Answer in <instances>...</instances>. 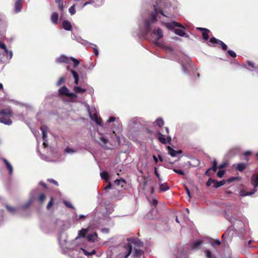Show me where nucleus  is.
Listing matches in <instances>:
<instances>
[{
	"mask_svg": "<svg viewBox=\"0 0 258 258\" xmlns=\"http://www.w3.org/2000/svg\"><path fill=\"white\" fill-rule=\"evenodd\" d=\"M65 152L67 153L73 154L77 152V150L68 147L66 148Z\"/></svg>",
	"mask_w": 258,
	"mask_h": 258,
	"instance_id": "45",
	"label": "nucleus"
},
{
	"mask_svg": "<svg viewBox=\"0 0 258 258\" xmlns=\"http://www.w3.org/2000/svg\"><path fill=\"white\" fill-rule=\"evenodd\" d=\"M39 190L38 189L33 190L30 194L31 197L29 200L25 204H23L21 208L24 210L27 209L32 203L35 199V195L37 194Z\"/></svg>",
	"mask_w": 258,
	"mask_h": 258,
	"instance_id": "7",
	"label": "nucleus"
},
{
	"mask_svg": "<svg viewBox=\"0 0 258 258\" xmlns=\"http://www.w3.org/2000/svg\"><path fill=\"white\" fill-rule=\"evenodd\" d=\"M114 183L117 186L121 185L123 187L126 184V181L123 178L117 179L114 180Z\"/></svg>",
	"mask_w": 258,
	"mask_h": 258,
	"instance_id": "28",
	"label": "nucleus"
},
{
	"mask_svg": "<svg viewBox=\"0 0 258 258\" xmlns=\"http://www.w3.org/2000/svg\"><path fill=\"white\" fill-rule=\"evenodd\" d=\"M209 32L210 31L208 29H207L206 30L202 32L203 38L204 40H207L209 38Z\"/></svg>",
	"mask_w": 258,
	"mask_h": 258,
	"instance_id": "41",
	"label": "nucleus"
},
{
	"mask_svg": "<svg viewBox=\"0 0 258 258\" xmlns=\"http://www.w3.org/2000/svg\"><path fill=\"white\" fill-rule=\"evenodd\" d=\"M100 176H101L102 179H104L106 182H108V181H109L108 174L106 172H105V171L101 172Z\"/></svg>",
	"mask_w": 258,
	"mask_h": 258,
	"instance_id": "39",
	"label": "nucleus"
},
{
	"mask_svg": "<svg viewBox=\"0 0 258 258\" xmlns=\"http://www.w3.org/2000/svg\"><path fill=\"white\" fill-rule=\"evenodd\" d=\"M169 187L168 186L167 183L165 182L160 185V191H166L168 190Z\"/></svg>",
	"mask_w": 258,
	"mask_h": 258,
	"instance_id": "34",
	"label": "nucleus"
},
{
	"mask_svg": "<svg viewBox=\"0 0 258 258\" xmlns=\"http://www.w3.org/2000/svg\"><path fill=\"white\" fill-rule=\"evenodd\" d=\"M97 237V235L96 233L90 234L87 235V240L90 242H94Z\"/></svg>",
	"mask_w": 258,
	"mask_h": 258,
	"instance_id": "29",
	"label": "nucleus"
},
{
	"mask_svg": "<svg viewBox=\"0 0 258 258\" xmlns=\"http://www.w3.org/2000/svg\"><path fill=\"white\" fill-rule=\"evenodd\" d=\"M88 229H84L83 228L81 230L79 231L78 232V235L76 237V239H77L81 237H85V235L88 233Z\"/></svg>",
	"mask_w": 258,
	"mask_h": 258,
	"instance_id": "27",
	"label": "nucleus"
},
{
	"mask_svg": "<svg viewBox=\"0 0 258 258\" xmlns=\"http://www.w3.org/2000/svg\"><path fill=\"white\" fill-rule=\"evenodd\" d=\"M214 180L212 179L211 178H209L208 181L206 183L207 186H210L212 183L214 184Z\"/></svg>",
	"mask_w": 258,
	"mask_h": 258,
	"instance_id": "61",
	"label": "nucleus"
},
{
	"mask_svg": "<svg viewBox=\"0 0 258 258\" xmlns=\"http://www.w3.org/2000/svg\"><path fill=\"white\" fill-rule=\"evenodd\" d=\"M67 96L68 97H69L70 98L73 99H76L77 98V95H76V93L75 92V93L71 92L70 91L69 92V93H68Z\"/></svg>",
	"mask_w": 258,
	"mask_h": 258,
	"instance_id": "48",
	"label": "nucleus"
},
{
	"mask_svg": "<svg viewBox=\"0 0 258 258\" xmlns=\"http://www.w3.org/2000/svg\"><path fill=\"white\" fill-rule=\"evenodd\" d=\"M55 3L57 4L58 7V9L62 12L63 10V5L62 3V0H55Z\"/></svg>",
	"mask_w": 258,
	"mask_h": 258,
	"instance_id": "42",
	"label": "nucleus"
},
{
	"mask_svg": "<svg viewBox=\"0 0 258 258\" xmlns=\"http://www.w3.org/2000/svg\"><path fill=\"white\" fill-rule=\"evenodd\" d=\"M235 211V209L233 205H227L225 211L224 216L228 221L233 224L234 228L236 230H241L243 229L244 224L241 220L233 216Z\"/></svg>",
	"mask_w": 258,
	"mask_h": 258,
	"instance_id": "3",
	"label": "nucleus"
},
{
	"mask_svg": "<svg viewBox=\"0 0 258 258\" xmlns=\"http://www.w3.org/2000/svg\"><path fill=\"white\" fill-rule=\"evenodd\" d=\"M79 251H82L83 252L84 254L86 255V256H90V255H93V254H95L96 253V251L95 249H93L90 252H88L87 250L83 248H81L79 249Z\"/></svg>",
	"mask_w": 258,
	"mask_h": 258,
	"instance_id": "31",
	"label": "nucleus"
},
{
	"mask_svg": "<svg viewBox=\"0 0 258 258\" xmlns=\"http://www.w3.org/2000/svg\"><path fill=\"white\" fill-rule=\"evenodd\" d=\"M185 189L186 190V194H187V196L189 198H191V195H190V191H189V189L188 188V187L186 186H185Z\"/></svg>",
	"mask_w": 258,
	"mask_h": 258,
	"instance_id": "64",
	"label": "nucleus"
},
{
	"mask_svg": "<svg viewBox=\"0 0 258 258\" xmlns=\"http://www.w3.org/2000/svg\"><path fill=\"white\" fill-rule=\"evenodd\" d=\"M174 33L180 36H184L185 37H189V36L184 32V31L181 29H175L174 30Z\"/></svg>",
	"mask_w": 258,
	"mask_h": 258,
	"instance_id": "24",
	"label": "nucleus"
},
{
	"mask_svg": "<svg viewBox=\"0 0 258 258\" xmlns=\"http://www.w3.org/2000/svg\"><path fill=\"white\" fill-rule=\"evenodd\" d=\"M220 244H221V242H220V241H219L218 240H215L214 241H213L211 243V245L213 246H214L215 245H219Z\"/></svg>",
	"mask_w": 258,
	"mask_h": 258,
	"instance_id": "59",
	"label": "nucleus"
},
{
	"mask_svg": "<svg viewBox=\"0 0 258 258\" xmlns=\"http://www.w3.org/2000/svg\"><path fill=\"white\" fill-rule=\"evenodd\" d=\"M212 169L214 172H216L217 169V166H213L212 168H210L208 169V170L206 172V173L207 174L209 170Z\"/></svg>",
	"mask_w": 258,
	"mask_h": 258,
	"instance_id": "63",
	"label": "nucleus"
},
{
	"mask_svg": "<svg viewBox=\"0 0 258 258\" xmlns=\"http://www.w3.org/2000/svg\"><path fill=\"white\" fill-rule=\"evenodd\" d=\"M158 140L163 144H166L167 143L170 144L171 142V137L170 136L165 137V136L162 135L161 133H158Z\"/></svg>",
	"mask_w": 258,
	"mask_h": 258,
	"instance_id": "9",
	"label": "nucleus"
},
{
	"mask_svg": "<svg viewBox=\"0 0 258 258\" xmlns=\"http://www.w3.org/2000/svg\"><path fill=\"white\" fill-rule=\"evenodd\" d=\"M73 90L76 94H81L84 93L86 91V89L81 88L79 86L74 87Z\"/></svg>",
	"mask_w": 258,
	"mask_h": 258,
	"instance_id": "26",
	"label": "nucleus"
},
{
	"mask_svg": "<svg viewBox=\"0 0 258 258\" xmlns=\"http://www.w3.org/2000/svg\"><path fill=\"white\" fill-rule=\"evenodd\" d=\"M79 253V250L77 249H72L69 251V255L71 258H78Z\"/></svg>",
	"mask_w": 258,
	"mask_h": 258,
	"instance_id": "22",
	"label": "nucleus"
},
{
	"mask_svg": "<svg viewBox=\"0 0 258 258\" xmlns=\"http://www.w3.org/2000/svg\"><path fill=\"white\" fill-rule=\"evenodd\" d=\"M64 81V78L63 77H60L57 82L56 83L57 86H60Z\"/></svg>",
	"mask_w": 258,
	"mask_h": 258,
	"instance_id": "56",
	"label": "nucleus"
},
{
	"mask_svg": "<svg viewBox=\"0 0 258 258\" xmlns=\"http://www.w3.org/2000/svg\"><path fill=\"white\" fill-rule=\"evenodd\" d=\"M63 203L65 206L68 208H70L71 209H74L75 207L72 205V203L69 201H64Z\"/></svg>",
	"mask_w": 258,
	"mask_h": 258,
	"instance_id": "50",
	"label": "nucleus"
},
{
	"mask_svg": "<svg viewBox=\"0 0 258 258\" xmlns=\"http://www.w3.org/2000/svg\"><path fill=\"white\" fill-rule=\"evenodd\" d=\"M92 45L94 46L93 49H94V52L95 55L96 56H98V54H99V52H98V49L97 48V46H96V45L94 44H93Z\"/></svg>",
	"mask_w": 258,
	"mask_h": 258,
	"instance_id": "57",
	"label": "nucleus"
},
{
	"mask_svg": "<svg viewBox=\"0 0 258 258\" xmlns=\"http://www.w3.org/2000/svg\"><path fill=\"white\" fill-rule=\"evenodd\" d=\"M71 60H72L73 61V66L74 68H77L80 63V61L74 57H70V61Z\"/></svg>",
	"mask_w": 258,
	"mask_h": 258,
	"instance_id": "43",
	"label": "nucleus"
},
{
	"mask_svg": "<svg viewBox=\"0 0 258 258\" xmlns=\"http://www.w3.org/2000/svg\"><path fill=\"white\" fill-rule=\"evenodd\" d=\"M71 73H72L74 78V83L75 84L78 85L79 84V76L78 73L75 71L74 70H71Z\"/></svg>",
	"mask_w": 258,
	"mask_h": 258,
	"instance_id": "32",
	"label": "nucleus"
},
{
	"mask_svg": "<svg viewBox=\"0 0 258 258\" xmlns=\"http://www.w3.org/2000/svg\"><path fill=\"white\" fill-rule=\"evenodd\" d=\"M55 61L57 63H66L69 64L70 63V57L65 55H61L56 58Z\"/></svg>",
	"mask_w": 258,
	"mask_h": 258,
	"instance_id": "11",
	"label": "nucleus"
},
{
	"mask_svg": "<svg viewBox=\"0 0 258 258\" xmlns=\"http://www.w3.org/2000/svg\"><path fill=\"white\" fill-rule=\"evenodd\" d=\"M87 111L88 112L90 117L93 120L97 125L102 126L101 119L98 116V113L95 108L90 109V106L88 104H86Z\"/></svg>",
	"mask_w": 258,
	"mask_h": 258,
	"instance_id": "4",
	"label": "nucleus"
},
{
	"mask_svg": "<svg viewBox=\"0 0 258 258\" xmlns=\"http://www.w3.org/2000/svg\"><path fill=\"white\" fill-rule=\"evenodd\" d=\"M163 24L168 29L170 30H172L176 27H183L181 24L174 21L168 23H165L164 22Z\"/></svg>",
	"mask_w": 258,
	"mask_h": 258,
	"instance_id": "13",
	"label": "nucleus"
},
{
	"mask_svg": "<svg viewBox=\"0 0 258 258\" xmlns=\"http://www.w3.org/2000/svg\"><path fill=\"white\" fill-rule=\"evenodd\" d=\"M167 149H168V154L171 157H176L177 155V154H180L182 153V151L181 150L175 151L169 146L167 147Z\"/></svg>",
	"mask_w": 258,
	"mask_h": 258,
	"instance_id": "16",
	"label": "nucleus"
},
{
	"mask_svg": "<svg viewBox=\"0 0 258 258\" xmlns=\"http://www.w3.org/2000/svg\"><path fill=\"white\" fill-rule=\"evenodd\" d=\"M104 0H95V7L98 8L103 5Z\"/></svg>",
	"mask_w": 258,
	"mask_h": 258,
	"instance_id": "44",
	"label": "nucleus"
},
{
	"mask_svg": "<svg viewBox=\"0 0 258 258\" xmlns=\"http://www.w3.org/2000/svg\"><path fill=\"white\" fill-rule=\"evenodd\" d=\"M6 208L7 210L12 214H15L16 212V209L10 206L7 205L6 206Z\"/></svg>",
	"mask_w": 258,
	"mask_h": 258,
	"instance_id": "47",
	"label": "nucleus"
},
{
	"mask_svg": "<svg viewBox=\"0 0 258 258\" xmlns=\"http://www.w3.org/2000/svg\"><path fill=\"white\" fill-rule=\"evenodd\" d=\"M251 184L254 186L253 188L256 189L258 186V174L256 175H253L251 177Z\"/></svg>",
	"mask_w": 258,
	"mask_h": 258,
	"instance_id": "19",
	"label": "nucleus"
},
{
	"mask_svg": "<svg viewBox=\"0 0 258 258\" xmlns=\"http://www.w3.org/2000/svg\"><path fill=\"white\" fill-rule=\"evenodd\" d=\"M3 161L6 165V167L9 170L10 175H12L13 172V167L12 164L5 158H4Z\"/></svg>",
	"mask_w": 258,
	"mask_h": 258,
	"instance_id": "20",
	"label": "nucleus"
},
{
	"mask_svg": "<svg viewBox=\"0 0 258 258\" xmlns=\"http://www.w3.org/2000/svg\"><path fill=\"white\" fill-rule=\"evenodd\" d=\"M145 3L151 4L153 10L147 17L143 18L139 26L140 30L146 34L150 32L151 39L156 45L163 48L167 52H171L173 49L170 46H164L159 41L163 36L162 29L158 27L153 29L157 22L164 23V18L169 17L170 2L169 0H145Z\"/></svg>",
	"mask_w": 258,
	"mask_h": 258,
	"instance_id": "1",
	"label": "nucleus"
},
{
	"mask_svg": "<svg viewBox=\"0 0 258 258\" xmlns=\"http://www.w3.org/2000/svg\"><path fill=\"white\" fill-rule=\"evenodd\" d=\"M58 20V14L54 12L51 15V21L52 23L55 24L57 23Z\"/></svg>",
	"mask_w": 258,
	"mask_h": 258,
	"instance_id": "30",
	"label": "nucleus"
},
{
	"mask_svg": "<svg viewBox=\"0 0 258 258\" xmlns=\"http://www.w3.org/2000/svg\"><path fill=\"white\" fill-rule=\"evenodd\" d=\"M86 217V216L85 215H76V220H80L82 219H84Z\"/></svg>",
	"mask_w": 258,
	"mask_h": 258,
	"instance_id": "58",
	"label": "nucleus"
},
{
	"mask_svg": "<svg viewBox=\"0 0 258 258\" xmlns=\"http://www.w3.org/2000/svg\"><path fill=\"white\" fill-rule=\"evenodd\" d=\"M225 183V181L224 180H222L220 181H216L214 180V185L213 186L215 188L219 187Z\"/></svg>",
	"mask_w": 258,
	"mask_h": 258,
	"instance_id": "33",
	"label": "nucleus"
},
{
	"mask_svg": "<svg viewBox=\"0 0 258 258\" xmlns=\"http://www.w3.org/2000/svg\"><path fill=\"white\" fill-rule=\"evenodd\" d=\"M155 122L159 127H162L164 124V121L161 117L157 118Z\"/></svg>",
	"mask_w": 258,
	"mask_h": 258,
	"instance_id": "38",
	"label": "nucleus"
},
{
	"mask_svg": "<svg viewBox=\"0 0 258 258\" xmlns=\"http://www.w3.org/2000/svg\"><path fill=\"white\" fill-rule=\"evenodd\" d=\"M0 48L4 50L3 53V55L5 56L8 59L10 60L13 57V52L12 50H9L6 45L0 41Z\"/></svg>",
	"mask_w": 258,
	"mask_h": 258,
	"instance_id": "8",
	"label": "nucleus"
},
{
	"mask_svg": "<svg viewBox=\"0 0 258 258\" xmlns=\"http://www.w3.org/2000/svg\"><path fill=\"white\" fill-rule=\"evenodd\" d=\"M22 0H17L14 4V10L16 13L21 12L22 9Z\"/></svg>",
	"mask_w": 258,
	"mask_h": 258,
	"instance_id": "14",
	"label": "nucleus"
},
{
	"mask_svg": "<svg viewBox=\"0 0 258 258\" xmlns=\"http://www.w3.org/2000/svg\"><path fill=\"white\" fill-rule=\"evenodd\" d=\"M108 142V140L103 137H100L99 138V141H98L99 145L103 148H107V144Z\"/></svg>",
	"mask_w": 258,
	"mask_h": 258,
	"instance_id": "21",
	"label": "nucleus"
},
{
	"mask_svg": "<svg viewBox=\"0 0 258 258\" xmlns=\"http://www.w3.org/2000/svg\"><path fill=\"white\" fill-rule=\"evenodd\" d=\"M247 63L250 67V68H248L247 67H245V68L246 69H248L250 71H254V70L255 69L258 68L257 66H255L254 63H253V62H252L251 61H247Z\"/></svg>",
	"mask_w": 258,
	"mask_h": 258,
	"instance_id": "35",
	"label": "nucleus"
},
{
	"mask_svg": "<svg viewBox=\"0 0 258 258\" xmlns=\"http://www.w3.org/2000/svg\"><path fill=\"white\" fill-rule=\"evenodd\" d=\"M69 92V90L65 86L60 87L58 90L59 94L63 96H67Z\"/></svg>",
	"mask_w": 258,
	"mask_h": 258,
	"instance_id": "23",
	"label": "nucleus"
},
{
	"mask_svg": "<svg viewBox=\"0 0 258 258\" xmlns=\"http://www.w3.org/2000/svg\"><path fill=\"white\" fill-rule=\"evenodd\" d=\"M247 63L250 67V68H248L247 67H245V68L246 69H248L250 71H254V70L255 69L258 68L257 66H255L254 63H253V62H252L251 61H247Z\"/></svg>",
	"mask_w": 258,
	"mask_h": 258,
	"instance_id": "36",
	"label": "nucleus"
},
{
	"mask_svg": "<svg viewBox=\"0 0 258 258\" xmlns=\"http://www.w3.org/2000/svg\"><path fill=\"white\" fill-rule=\"evenodd\" d=\"M173 171L179 175H184V172L180 169H173Z\"/></svg>",
	"mask_w": 258,
	"mask_h": 258,
	"instance_id": "53",
	"label": "nucleus"
},
{
	"mask_svg": "<svg viewBox=\"0 0 258 258\" xmlns=\"http://www.w3.org/2000/svg\"><path fill=\"white\" fill-rule=\"evenodd\" d=\"M227 52H228V54L230 56H231V57H232L233 58H235V57H236V53L234 51H233V50H228L227 51Z\"/></svg>",
	"mask_w": 258,
	"mask_h": 258,
	"instance_id": "51",
	"label": "nucleus"
},
{
	"mask_svg": "<svg viewBox=\"0 0 258 258\" xmlns=\"http://www.w3.org/2000/svg\"><path fill=\"white\" fill-rule=\"evenodd\" d=\"M142 119L139 117L132 118L129 123L130 130L132 132L138 131L142 126Z\"/></svg>",
	"mask_w": 258,
	"mask_h": 258,
	"instance_id": "5",
	"label": "nucleus"
},
{
	"mask_svg": "<svg viewBox=\"0 0 258 258\" xmlns=\"http://www.w3.org/2000/svg\"><path fill=\"white\" fill-rule=\"evenodd\" d=\"M45 198H46L45 195L42 194L39 196V197L38 198V200L40 202L43 203L45 201Z\"/></svg>",
	"mask_w": 258,
	"mask_h": 258,
	"instance_id": "52",
	"label": "nucleus"
},
{
	"mask_svg": "<svg viewBox=\"0 0 258 258\" xmlns=\"http://www.w3.org/2000/svg\"><path fill=\"white\" fill-rule=\"evenodd\" d=\"M127 243L123 247L124 253H122V257H127L132 251L133 245L134 247V250L133 253L134 257H140L144 253V251L141 249L143 246V243L138 238H127Z\"/></svg>",
	"mask_w": 258,
	"mask_h": 258,
	"instance_id": "2",
	"label": "nucleus"
},
{
	"mask_svg": "<svg viewBox=\"0 0 258 258\" xmlns=\"http://www.w3.org/2000/svg\"><path fill=\"white\" fill-rule=\"evenodd\" d=\"M78 41L79 43H80L81 44H82V45H83L84 46H87V45H90L93 44V43H90L88 41H87L85 40H83V39H81L80 41Z\"/></svg>",
	"mask_w": 258,
	"mask_h": 258,
	"instance_id": "49",
	"label": "nucleus"
},
{
	"mask_svg": "<svg viewBox=\"0 0 258 258\" xmlns=\"http://www.w3.org/2000/svg\"><path fill=\"white\" fill-rule=\"evenodd\" d=\"M69 13L71 15L75 14L76 11L75 9V5L72 6L69 9Z\"/></svg>",
	"mask_w": 258,
	"mask_h": 258,
	"instance_id": "46",
	"label": "nucleus"
},
{
	"mask_svg": "<svg viewBox=\"0 0 258 258\" xmlns=\"http://www.w3.org/2000/svg\"><path fill=\"white\" fill-rule=\"evenodd\" d=\"M154 170H155V174L156 176L158 178L159 181L161 182L162 181V178H161L159 173L158 172L156 167L154 168Z\"/></svg>",
	"mask_w": 258,
	"mask_h": 258,
	"instance_id": "55",
	"label": "nucleus"
},
{
	"mask_svg": "<svg viewBox=\"0 0 258 258\" xmlns=\"http://www.w3.org/2000/svg\"><path fill=\"white\" fill-rule=\"evenodd\" d=\"M41 131H42V138L44 141L43 145L45 148L47 147L48 146V145L46 143V138H47V128L46 126L43 125L40 128Z\"/></svg>",
	"mask_w": 258,
	"mask_h": 258,
	"instance_id": "12",
	"label": "nucleus"
},
{
	"mask_svg": "<svg viewBox=\"0 0 258 258\" xmlns=\"http://www.w3.org/2000/svg\"><path fill=\"white\" fill-rule=\"evenodd\" d=\"M95 0H90V1H88L85 2L84 4H80V6H81L82 8H84L85 6H86L88 5H92L95 7Z\"/></svg>",
	"mask_w": 258,
	"mask_h": 258,
	"instance_id": "40",
	"label": "nucleus"
},
{
	"mask_svg": "<svg viewBox=\"0 0 258 258\" xmlns=\"http://www.w3.org/2000/svg\"><path fill=\"white\" fill-rule=\"evenodd\" d=\"M209 42L213 45H215L216 44H219L221 45L222 49L224 50H226L227 48V45L223 42L214 37L211 38L210 39Z\"/></svg>",
	"mask_w": 258,
	"mask_h": 258,
	"instance_id": "10",
	"label": "nucleus"
},
{
	"mask_svg": "<svg viewBox=\"0 0 258 258\" xmlns=\"http://www.w3.org/2000/svg\"><path fill=\"white\" fill-rule=\"evenodd\" d=\"M203 252L206 258H216L215 255L209 249H206Z\"/></svg>",
	"mask_w": 258,
	"mask_h": 258,
	"instance_id": "25",
	"label": "nucleus"
},
{
	"mask_svg": "<svg viewBox=\"0 0 258 258\" xmlns=\"http://www.w3.org/2000/svg\"><path fill=\"white\" fill-rule=\"evenodd\" d=\"M224 173H225V171L224 170H219V171H218V172L217 173V175L218 176V177H220V178H221L223 176V175H224Z\"/></svg>",
	"mask_w": 258,
	"mask_h": 258,
	"instance_id": "54",
	"label": "nucleus"
},
{
	"mask_svg": "<svg viewBox=\"0 0 258 258\" xmlns=\"http://www.w3.org/2000/svg\"><path fill=\"white\" fill-rule=\"evenodd\" d=\"M246 168V164L244 163H239L236 167V169L239 171H242Z\"/></svg>",
	"mask_w": 258,
	"mask_h": 258,
	"instance_id": "37",
	"label": "nucleus"
},
{
	"mask_svg": "<svg viewBox=\"0 0 258 258\" xmlns=\"http://www.w3.org/2000/svg\"><path fill=\"white\" fill-rule=\"evenodd\" d=\"M53 205V198L51 197L50 200L47 205V208L49 209Z\"/></svg>",
	"mask_w": 258,
	"mask_h": 258,
	"instance_id": "60",
	"label": "nucleus"
},
{
	"mask_svg": "<svg viewBox=\"0 0 258 258\" xmlns=\"http://www.w3.org/2000/svg\"><path fill=\"white\" fill-rule=\"evenodd\" d=\"M62 27L67 31H71L72 29L71 23L68 20H64L62 22Z\"/></svg>",
	"mask_w": 258,
	"mask_h": 258,
	"instance_id": "17",
	"label": "nucleus"
},
{
	"mask_svg": "<svg viewBox=\"0 0 258 258\" xmlns=\"http://www.w3.org/2000/svg\"><path fill=\"white\" fill-rule=\"evenodd\" d=\"M182 71L184 74H187L188 73L187 69H186V67L183 64H182Z\"/></svg>",
	"mask_w": 258,
	"mask_h": 258,
	"instance_id": "62",
	"label": "nucleus"
},
{
	"mask_svg": "<svg viewBox=\"0 0 258 258\" xmlns=\"http://www.w3.org/2000/svg\"><path fill=\"white\" fill-rule=\"evenodd\" d=\"M0 122L6 125H11L12 121L9 117L6 111L5 110L0 111Z\"/></svg>",
	"mask_w": 258,
	"mask_h": 258,
	"instance_id": "6",
	"label": "nucleus"
},
{
	"mask_svg": "<svg viewBox=\"0 0 258 258\" xmlns=\"http://www.w3.org/2000/svg\"><path fill=\"white\" fill-rule=\"evenodd\" d=\"M202 243L203 242L201 240H195L191 243L190 247L193 249H198Z\"/></svg>",
	"mask_w": 258,
	"mask_h": 258,
	"instance_id": "18",
	"label": "nucleus"
},
{
	"mask_svg": "<svg viewBox=\"0 0 258 258\" xmlns=\"http://www.w3.org/2000/svg\"><path fill=\"white\" fill-rule=\"evenodd\" d=\"M257 191V189L253 188L250 192H247L244 189H241L239 191V196L241 197H245L251 196L254 194Z\"/></svg>",
	"mask_w": 258,
	"mask_h": 258,
	"instance_id": "15",
	"label": "nucleus"
}]
</instances>
